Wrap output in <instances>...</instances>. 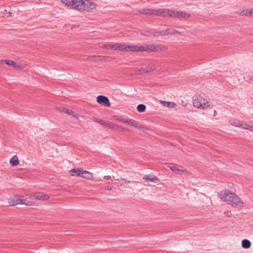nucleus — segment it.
<instances>
[{
  "instance_id": "obj_21",
  "label": "nucleus",
  "mask_w": 253,
  "mask_h": 253,
  "mask_svg": "<svg viewBox=\"0 0 253 253\" xmlns=\"http://www.w3.org/2000/svg\"><path fill=\"white\" fill-rule=\"evenodd\" d=\"M177 32L174 29H169L166 30L162 31L160 33V35L162 36H166L169 34L173 35L176 34Z\"/></svg>"
},
{
  "instance_id": "obj_5",
  "label": "nucleus",
  "mask_w": 253,
  "mask_h": 253,
  "mask_svg": "<svg viewBox=\"0 0 253 253\" xmlns=\"http://www.w3.org/2000/svg\"><path fill=\"white\" fill-rule=\"evenodd\" d=\"M22 195H14L10 197L7 201L10 206H15L18 205H31L32 203L25 200H23Z\"/></svg>"
},
{
  "instance_id": "obj_11",
  "label": "nucleus",
  "mask_w": 253,
  "mask_h": 253,
  "mask_svg": "<svg viewBox=\"0 0 253 253\" xmlns=\"http://www.w3.org/2000/svg\"><path fill=\"white\" fill-rule=\"evenodd\" d=\"M97 102L105 106H110V103L109 100L107 97L103 95H99L97 97Z\"/></svg>"
},
{
  "instance_id": "obj_26",
  "label": "nucleus",
  "mask_w": 253,
  "mask_h": 253,
  "mask_svg": "<svg viewBox=\"0 0 253 253\" xmlns=\"http://www.w3.org/2000/svg\"><path fill=\"white\" fill-rule=\"evenodd\" d=\"M243 14L245 16H253V8L243 10Z\"/></svg>"
},
{
  "instance_id": "obj_8",
  "label": "nucleus",
  "mask_w": 253,
  "mask_h": 253,
  "mask_svg": "<svg viewBox=\"0 0 253 253\" xmlns=\"http://www.w3.org/2000/svg\"><path fill=\"white\" fill-rule=\"evenodd\" d=\"M50 198L49 195L42 193V192H35L34 193V199L35 200L47 201Z\"/></svg>"
},
{
  "instance_id": "obj_6",
  "label": "nucleus",
  "mask_w": 253,
  "mask_h": 253,
  "mask_svg": "<svg viewBox=\"0 0 253 253\" xmlns=\"http://www.w3.org/2000/svg\"><path fill=\"white\" fill-rule=\"evenodd\" d=\"M164 16L169 15L173 17L182 18L188 19L190 17V15L188 13L182 11H176L165 9Z\"/></svg>"
},
{
  "instance_id": "obj_31",
  "label": "nucleus",
  "mask_w": 253,
  "mask_h": 253,
  "mask_svg": "<svg viewBox=\"0 0 253 253\" xmlns=\"http://www.w3.org/2000/svg\"><path fill=\"white\" fill-rule=\"evenodd\" d=\"M6 60H0V64H5Z\"/></svg>"
},
{
  "instance_id": "obj_4",
  "label": "nucleus",
  "mask_w": 253,
  "mask_h": 253,
  "mask_svg": "<svg viewBox=\"0 0 253 253\" xmlns=\"http://www.w3.org/2000/svg\"><path fill=\"white\" fill-rule=\"evenodd\" d=\"M192 106L198 109L206 110L212 108V103L200 95H196L192 98Z\"/></svg>"
},
{
  "instance_id": "obj_29",
  "label": "nucleus",
  "mask_w": 253,
  "mask_h": 253,
  "mask_svg": "<svg viewBox=\"0 0 253 253\" xmlns=\"http://www.w3.org/2000/svg\"><path fill=\"white\" fill-rule=\"evenodd\" d=\"M155 67H153V68H149V67H147V69L146 70V72H150V71H153L155 70Z\"/></svg>"
},
{
  "instance_id": "obj_2",
  "label": "nucleus",
  "mask_w": 253,
  "mask_h": 253,
  "mask_svg": "<svg viewBox=\"0 0 253 253\" xmlns=\"http://www.w3.org/2000/svg\"><path fill=\"white\" fill-rule=\"evenodd\" d=\"M168 49L166 45L162 44L126 45L122 44V50L126 52H156L165 51Z\"/></svg>"
},
{
  "instance_id": "obj_10",
  "label": "nucleus",
  "mask_w": 253,
  "mask_h": 253,
  "mask_svg": "<svg viewBox=\"0 0 253 253\" xmlns=\"http://www.w3.org/2000/svg\"><path fill=\"white\" fill-rule=\"evenodd\" d=\"M240 128L253 132V123L241 121Z\"/></svg>"
},
{
  "instance_id": "obj_23",
  "label": "nucleus",
  "mask_w": 253,
  "mask_h": 253,
  "mask_svg": "<svg viewBox=\"0 0 253 253\" xmlns=\"http://www.w3.org/2000/svg\"><path fill=\"white\" fill-rule=\"evenodd\" d=\"M241 120L235 119H231L229 121V123L231 126L238 127H240L241 126Z\"/></svg>"
},
{
  "instance_id": "obj_30",
  "label": "nucleus",
  "mask_w": 253,
  "mask_h": 253,
  "mask_svg": "<svg viewBox=\"0 0 253 253\" xmlns=\"http://www.w3.org/2000/svg\"><path fill=\"white\" fill-rule=\"evenodd\" d=\"M103 178L105 180H110L111 179V176H110V175H106V176H104Z\"/></svg>"
},
{
  "instance_id": "obj_25",
  "label": "nucleus",
  "mask_w": 253,
  "mask_h": 253,
  "mask_svg": "<svg viewBox=\"0 0 253 253\" xmlns=\"http://www.w3.org/2000/svg\"><path fill=\"white\" fill-rule=\"evenodd\" d=\"M67 114L71 116H72L73 118L75 119H78L80 117V115L78 113L72 110L69 109L68 111L67 112Z\"/></svg>"
},
{
  "instance_id": "obj_20",
  "label": "nucleus",
  "mask_w": 253,
  "mask_h": 253,
  "mask_svg": "<svg viewBox=\"0 0 253 253\" xmlns=\"http://www.w3.org/2000/svg\"><path fill=\"white\" fill-rule=\"evenodd\" d=\"M145 181H149L155 183L158 182L159 180L155 176H151L150 175H146L143 178Z\"/></svg>"
},
{
  "instance_id": "obj_14",
  "label": "nucleus",
  "mask_w": 253,
  "mask_h": 253,
  "mask_svg": "<svg viewBox=\"0 0 253 253\" xmlns=\"http://www.w3.org/2000/svg\"><path fill=\"white\" fill-rule=\"evenodd\" d=\"M98 122L101 125L104 126L108 128H111L114 130H117L118 128H119V127L118 126L115 125L114 124L111 122H105L102 121H100Z\"/></svg>"
},
{
  "instance_id": "obj_1",
  "label": "nucleus",
  "mask_w": 253,
  "mask_h": 253,
  "mask_svg": "<svg viewBox=\"0 0 253 253\" xmlns=\"http://www.w3.org/2000/svg\"><path fill=\"white\" fill-rule=\"evenodd\" d=\"M65 5L82 11L96 10L97 4L92 0H60Z\"/></svg>"
},
{
  "instance_id": "obj_19",
  "label": "nucleus",
  "mask_w": 253,
  "mask_h": 253,
  "mask_svg": "<svg viewBox=\"0 0 253 253\" xmlns=\"http://www.w3.org/2000/svg\"><path fill=\"white\" fill-rule=\"evenodd\" d=\"M23 196V200H25L28 202H30L32 203L31 205H27V206H33L35 205V203L33 201L34 199V193L31 194H26L25 195H22Z\"/></svg>"
},
{
  "instance_id": "obj_32",
  "label": "nucleus",
  "mask_w": 253,
  "mask_h": 253,
  "mask_svg": "<svg viewBox=\"0 0 253 253\" xmlns=\"http://www.w3.org/2000/svg\"><path fill=\"white\" fill-rule=\"evenodd\" d=\"M126 119H122L121 120H120L122 122L124 123L125 124V121H126Z\"/></svg>"
},
{
  "instance_id": "obj_28",
  "label": "nucleus",
  "mask_w": 253,
  "mask_h": 253,
  "mask_svg": "<svg viewBox=\"0 0 253 253\" xmlns=\"http://www.w3.org/2000/svg\"><path fill=\"white\" fill-rule=\"evenodd\" d=\"M56 109L60 113H64L65 114H67V112H68L69 110L68 109L64 107H56Z\"/></svg>"
},
{
  "instance_id": "obj_24",
  "label": "nucleus",
  "mask_w": 253,
  "mask_h": 253,
  "mask_svg": "<svg viewBox=\"0 0 253 253\" xmlns=\"http://www.w3.org/2000/svg\"><path fill=\"white\" fill-rule=\"evenodd\" d=\"M242 246L243 248L249 249L251 246V243L247 239H244L242 242Z\"/></svg>"
},
{
  "instance_id": "obj_15",
  "label": "nucleus",
  "mask_w": 253,
  "mask_h": 253,
  "mask_svg": "<svg viewBox=\"0 0 253 253\" xmlns=\"http://www.w3.org/2000/svg\"><path fill=\"white\" fill-rule=\"evenodd\" d=\"M160 103L164 107L170 109L175 108L177 107V105L173 102L161 100L160 101Z\"/></svg>"
},
{
  "instance_id": "obj_9",
  "label": "nucleus",
  "mask_w": 253,
  "mask_h": 253,
  "mask_svg": "<svg viewBox=\"0 0 253 253\" xmlns=\"http://www.w3.org/2000/svg\"><path fill=\"white\" fill-rule=\"evenodd\" d=\"M169 168L170 170L177 174L186 175L189 174V172L185 169H181L180 167H178L176 166H169Z\"/></svg>"
},
{
  "instance_id": "obj_22",
  "label": "nucleus",
  "mask_w": 253,
  "mask_h": 253,
  "mask_svg": "<svg viewBox=\"0 0 253 253\" xmlns=\"http://www.w3.org/2000/svg\"><path fill=\"white\" fill-rule=\"evenodd\" d=\"M9 162L12 166H16L18 165L20 163L18 157L17 155H14L10 159Z\"/></svg>"
},
{
  "instance_id": "obj_3",
  "label": "nucleus",
  "mask_w": 253,
  "mask_h": 253,
  "mask_svg": "<svg viewBox=\"0 0 253 253\" xmlns=\"http://www.w3.org/2000/svg\"><path fill=\"white\" fill-rule=\"evenodd\" d=\"M219 197L222 202L238 208H242L244 205V202L238 195L228 190L221 191L219 194Z\"/></svg>"
},
{
  "instance_id": "obj_16",
  "label": "nucleus",
  "mask_w": 253,
  "mask_h": 253,
  "mask_svg": "<svg viewBox=\"0 0 253 253\" xmlns=\"http://www.w3.org/2000/svg\"><path fill=\"white\" fill-rule=\"evenodd\" d=\"M5 64L15 68L22 69L24 66L11 60H6Z\"/></svg>"
},
{
  "instance_id": "obj_7",
  "label": "nucleus",
  "mask_w": 253,
  "mask_h": 253,
  "mask_svg": "<svg viewBox=\"0 0 253 253\" xmlns=\"http://www.w3.org/2000/svg\"><path fill=\"white\" fill-rule=\"evenodd\" d=\"M165 9H145L142 12L144 14L151 15H163L164 16Z\"/></svg>"
},
{
  "instance_id": "obj_13",
  "label": "nucleus",
  "mask_w": 253,
  "mask_h": 253,
  "mask_svg": "<svg viewBox=\"0 0 253 253\" xmlns=\"http://www.w3.org/2000/svg\"><path fill=\"white\" fill-rule=\"evenodd\" d=\"M80 177L85 179L92 180L93 179V174L89 171L82 169Z\"/></svg>"
},
{
  "instance_id": "obj_17",
  "label": "nucleus",
  "mask_w": 253,
  "mask_h": 253,
  "mask_svg": "<svg viewBox=\"0 0 253 253\" xmlns=\"http://www.w3.org/2000/svg\"><path fill=\"white\" fill-rule=\"evenodd\" d=\"M82 169L81 168H74L71 169L69 171V174L73 177H80L82 172Z\"/></svg>"
},
{
  "instance_id": "obj_27",
  "label": "nucleus",
  "mask_w": 253,
  "mask_h": 253,
  "mask_svg": "<svg viewBox=\"0 0 253 253\" xmlns=\"http://www.w3.org/2000/svg\"><path fill=\"white\" fill-rule=\"evenodd\" d=\"M137 110L139 112H143L146 110V106L143 104H139L137 106Z\"/></svg>"
},
{
  "instance_id": "obj_12",
  "label": "nucleus",
  "mask_w": 253,
  "mask_h": 253,
  "mask_svg": "<svg viewBox=\"0 0 253 253\" xmlns=\"http://www.w3.org/2000/svg\"><path fill=\"white\" fill-rule=\"evenodd\" d=\"M102 48L108 49H114L117 50H122V44H108L102 46Z\"/></svg>"
},
{
  "instance_id": "obj_18",
  "label": "nucleus",
  "mask_w": 253,
  "mask_h": 253,
  "mask_svg": "<svg viewBox=\"0 0 253 253\" xmlns=\"http://www.w3.org/2000/svg\"><path fill=\"white\" fill-rule=\"evenodd\" d=\"M125 124L132 126L139 129H141L143 128V126L139 125L138 123L132 120L126 119V121H125Z\"/></svg>"
}]
</instances>
